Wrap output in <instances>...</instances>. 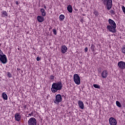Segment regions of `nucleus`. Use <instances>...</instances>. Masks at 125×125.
<instances>
[{
  "label": "nucleus",
  "instance_id": "nucleus-9",
  "mask_svg": "<svg viewBox=\"0 0 125 125\" xmlns=\"http://www.w3.org/2000/svg\"><path fill=\"white\" fill-rule=\"evenodd\" d=\"M109 123L110 125H117V120L114 117H110L109 119Z\"/></svg>",
  "mask_w": 125,
  "mask_h": 125
},
{
  "label": "nucleus",
  "instance_id": "nucleus-27",
  "mask_svg": "<svg viewBox=\"0 0 125 125\" xmlns=\"http://www.w3.org/2000/svg\"><path fill=\"white\" fill-rule=\"evenodd\" d=\"M50 80H54V76L53 75H51L50 76Z\"/></svg>",
  "mask_w": 125,
  "mask_h": 125
},
{
  "label": "nucleus",
  "instance_id": "nucleus-17",
  "mask_svg": "<svg viewBox=\"0 0 125 125\" xmlns=\"http://www.w3.org/2000/svg\"><path fill=\"white\" fill-rule=\"evenodd\" d=\"M67 9L69 13H72V12H73V7L70 4L67 6Z\"/></svg>",
  "mask_w": 125,
  "mask_h": 125
},
{
  "label": "nucleus",
  "instance_id": "nucleus-8",
  "mask_svg": "<svg viewBox=\"0 0 125 125\" xmlns=\"http://www.w3.org/2000/svg\"><path fill=\"white\" fill-rule=\"evenodd\" d=\"M118 66L121 70L125 69V62L124 61H120L118 63Z\"/></svg>",
  "mask_w": 125,
  "mask_h": 125
},
{
  "label": "nucleus",
  "instance_id": "nucleus-34",
  "mask_svg": "<svg viewBox=\"0 0 125 125\" xmlns=\"http://www.w3.org/2000/svg\"><path fill=\"white\" fill-rule=\"evenodd\" d=\"M44 8L46 10V6L45 5H44Z\"/></svg>",
  "mask_w": 125,
  "mask_h": 125
},
{
  "label": "nucleus",
  "instance_id": "nucleus-13",
  "mask_svg": "<svg viewBox=\"0 0 125 125\" xmlns=\"http://www.w3.org/2000/svg\"><path fill=\"white\" fill-rule=\"evenodd\" d=\"M37 20L40 23H42L44 21V18L42 16H37Z\"/></svg>",
  "mask_w": 125,
  "mask_h": 125
},
{
  "label": "nucleus",
  "instance_id": "nucleus-3",
  "mask_svg": "<svg viewBox=\"0 0 125 125\" xmlns=\"http://www.w3.org/2000/svg\"><path fill=\"white\" fill-rule=\"evenodd\" d=\"M62 87L63 85H62V82L59 81L57 83H53L51 90L52 92L55 93V92H57L58 90H61Z\"/></svg>",
  "mask_w": 125,
  "mask_h": 125
},
{
  "label": "nucleus",
  "instance_id": "nucleus-19",
  "mask_svg": "<svg viewBox=\"0 0 125 125\" xmlns=\"http://www.w3.org/2000/svg\"><path fill=\"white\" fill-rule=\"evenodd\" d=\"M65 19V16L64 15H61L59 17L60 21H63Z\"/></svg>",
  "mask_w": 125,
  "mask_h": 125
},
{
  "label": "nucleus",
  "instance_id": "nucleus-21",
  "mask_svg": "<svg viewBox=\"0 0 125 125\" xmlns=\"http://www.w3.org/2000/svg\"><path fill=\"white\" fill-rule=\"evenodd\" d=\"M121 52L125 54V44L123 45L121 47Z\"/></svg>",
  "mask_w": 125,
  "mask_h": 125
},
{
  "label": "nucleus",
  "instance_id": "nucleus-15",
  "mask_svg": "<svg viewBox=\"0 0 125 125\" xmlns=\"http://www.w3.org/2000/svg\"><path fill=\"white\" fill-rule=\"evenodd\" d=\"M1 13L2 17H5V18H6V17L8 16V14L7 13V12H6V11L3 10L1 12Z\"/></svg>",
  "mask_w": 125,
  "mask_h": 125
},
{
  "label": "nucleus",
  "instance_id": "nucleus-30",
  "mask_svg": "<svg viewBox=\"0 0 125 125\" xmlns=\"http://www.w3.org/2000/svg\"><path fill=\"white\" fill-rule=\"evenodd\" d=\"M33 112H31V113L28 114V116L27 117H32L33 116Z\"/></svg>",
  "mask_w": 125,
  "mask_h": 125
},
{
  "label": "nucleus",
  "instance_id": "nucleus-35",
  "mask_svg": "<svg viewBox=\"0 0 125 125\" xmlns=\"http://www.w3.org/2000/svg\"><path fill=\"white\" fill-rule=\"evenodd\" d=\"M83 20H82H82H81V21H81V22H82V23H83Z\"/></svg>",
  "mask_w": 125,
  "mask_h": 125
},
{
  "label": "nucleus",
  "instance_id": "nucleus-29",
  "mask_svg": "<svg viewBox=\"0 0 125 125\" xmlns=\"http://www.w3.org/2000/svg\"><path fill=\"white\" fill-rule=\"evenodd\" d=\"M41 58H40V57H37V58H36V60H37V61H40V60H41Z\"/></svg>",
  "mask_w": 125,
  "mask_h": 125
},
{
  "label": "nucleus",
  "instance_id": "nucleus-26",
  "mask_svg": "<svg viewBox=\"0 0 125 125\" xmlns=\"http://www.w3.org/2000/svg\"><path fill=\"white\" fill-rule=\"evenodd\" d=\"M53 34L56 36L57 35V31H56V29H53Z\"/></svg>",
  "mask_w": 125,
  "mask_h": 125
},
{
  "label": "nucleus",
  "instance_id": "nucleus-1",
  "mask_svg": "<svg viewBox=\"0 0 125 125\" xmlns=\"http://www.w3.org/2000/svg\"><path fill=\"white\" fill-rule=\"evenodd\" d=\"M102 3L106 7L107 10H109V12L111 15H115L116 14V12L112 8L113 5V0H102Z\"/></svg>",
  "mask_w": 125,
  "mask_h": 125
},
{
  "label": "nucleus",
  "instance_id": "nucleus-32",
  "mask_svg": "<svg viewBox=\"0 0 125 125\" xmlns=\"http://www.w3.org/2000/svg\"><path fill=\"white\" fill-rule=\"evenodd\" d=\"M16 4H17V5H18L19 4V2H18V1H16Z\"/></svg>",
  "mask_w": 125,
  "mask_h": 125
},
{
  "label": "nucleus",
  "instance_id": "nucleus-25",
  "mask_svg": "<svg viewBox=\"0 0 125 125\" xmlns=\"http://www.w3.org/2000/svg\"><path fill=\"white\" fill-rule=\"evenodd\" d=\"M7 76L8 77V78H12V74H11V73H10V72H7Z\"/></svg>",
  "mask_w": 125,
  "mask_h": 125
},
{
  "label": "nucleus",
  "instance_id": "nucleus-28",
  "mask_svg": "<svg viewBox=\"0 0 125 125\" xmlns=\"http://www.w3.org/2000/svg\"><path fill=\"white\" fill-rule=\"evenodd\" d=\"M122 10L123 11V12L125 13V7H124V6H122Z\"/></svg>",
  "mask_w": 125,
  "mask_h": 125
},
{
  "label": "nucleus",
  "instance_id": "nucleus-11",
  "mask_svg": "<svg viewBox=\"0 0 125 125\" xmlns=\"http://www.w3.org/2000/svg\"><path fill=\"white\" fill-rule=\"evenodd\" d=\"M15 120L17 121V122H20L21 120V115L19 113H16L15 114Z\"/></svg>",
  "mask_w": 125,
  "mask_h": 125
},
{
  "label": "nucleus",
  "instance_id": "nucleus-18",
  "mask_svg": "<svg viewBox=\"0 0 125 125\" xmlns=\"http://www.w3.org/2000/svg\"><path fill=\"white\" fill-rule=\"evenodd\" d=\"M2 97L4 100H7L8 98V97H7V95L6 94V93H5V92L2 93Z\"/></svg>",
  "mask_w": 125,
  "mask_h": 125
},
{
  "label": "nucleus",
  "instance_id": "nucleus-14",
  "mask_svg": "<svg viewBox=\"0 0 125 125\" xmlns=\"http://www.w3.org/2000/svg\"><path fill=\"white\" fill-rule=\"evenodd\" d=\"M78 105L79 107L81 108L82 110L84 109V104H83V102L82 101H78Z\"/></svg>",
  "mask_w": 125,
  "mask_h": 125
},
{
  "label": "nucleus",
  "instance_id": "nucleus-20",
  "mask_svg": "<svg viewBox=\"0 0 125 125\" xmlns=\"http://www.w3.org/2000/svg\"><path fill=\"white\" fill-rule=\"evenodd\" d=\"M93 14H94V15L97 17H98V16L99 15V12H98V11L96 10H94V12H93Z\"/></svg>",
  "mask_w": 125,
  "mask_h": 125
},
{
  "label": "nucleus",
  "instance_id": "nucleus-16",
  "mask_svg": "<svg viewBox=\"0 0 125 125\" xmlns=\"http://www.w3.org/2000/svg\"><path fill=\"white\" fill-rule=\"evenodd\" d=\"M40 11H41V14H42V16H43V17L46 16V12L45 11V10H44V9L41 8L40 10Z\"/></svg>",
  "mask_w": 125,
  "mask_h": 125
},
{
  "label": "nucleus",
  "instance_id": "nucleus-24",
  "mask_svg": "<svg viewBox=\"0 0 125 125\" xmlns=\"http://www.w3.org/2000/svg\"><path fill=\"white\" fill-rule=\"evenodd\" d=\"M93 86L94 87H95V88H99V89H100V85L97 84H94Z\"/></svg>",
  "mask_w": 125,
  "mask_h": 125
},
{
  "label": "nucleus",
  "instance_id": "nucleus-4",
  "mask_svg": "<svg viewBox=\"0 0 125 125\" xmlns=\"http://www.w3.org/2000/svg\"><path fill=\"white\" fill-rule=\"evenodd\" d=\"M0 61L3 64H5L7 62V58H6V55H3L2 51L0 49Z\"/></svg>",
  "mask_w": 125,
  "mask_h": 125
},
{
  "label": "nucleus",
  "instance_id": "nucleus-7",
  "mask_svg": "<svg viewBox=\"0 0 125 125\" xmlns=\"http://www.w3.org/2000/svg\"><path fill=\"white\" fill-rule=\"evenodd\" d=\"M28 125H37V119L34 117H31L28 121Z\"/></svg>",
  "mask_w": 125,
  "mask_h": 125
},
{
  "label": "nucleus",
  "instance_id": "nucleus-31",
  "mask_svg": "<svg viewBox=\"0 0 125 125\" xmlns=\"http://www.w3.org/2000/svg\"><path fill=\"white\" fill-rule=\"evenodd\" d=\"M84 50L85 52H87V50H88V49L87 48V47H85L84 48Z\"/></svg>",
  "mask_w": 125,
  "mask_h": 125
},
{
  "label": "nucleus",
  "instance_id": "nucleus-23",
  "mask_svg": "<svg viewBox=\"0 0 125 125\" xmlns=\"http://www.w3.org/2000/svg\"><path fill=\"white\" fill-rule=\"evenodd\" d=\"M95 48V45L93 44H92L91 46V49L92 51H93V52L94 51Z\"/></svg>",
  "mask_w": 125,
  "mask_h": 125
},
{
  "label": "nucleus",
  "instance_id": "nucleus-22",
  "mask_svg": "<svg viewBox=\"0 0 125 125\" xmlns=\"http://www.w3.org/2000/svg\"><path fill=\"white\" fill-rule=\"evenodd\" d=\"M116 104L117 107H119V108H121V107H122V104H121V103H120V102L117 101L116 102Z\"/></svg>",
  "mask_w": 125,
  "mask_h": 125
},
{
  "label": "nucleus",
  "instance_id": "nucleus-10",
  "mask_svg": "<svg viewBox=\"0 0 125 125\" xmlns=\"http://www.w3.org/2000/svg\"><path fill=\"white\" fill-rule=\"evenodd\" d=\"M101 76L103 79H106V77H108V71H107L106 70H103L101 74Z\"/></svg>",
  "mask_w": 125,
  "mask_h": 125
},
{
  "label": "nucleus",
  "instance_id": "nucleus-5",
  "mask_svg": "<svg viewBox=\"0 0 125 125\" xmlns=\"http://www.w3.org/2000/svg\"><path fill=\"white\" fill-rule=\"evenodd\" d=\"M73 81L76 84L79 85L81 84V78L79 74H75L73 76Z\"/></svg>",
  "mask_w": 125,
  "mask_h": 125
},
{
  "label": "nucleus",
  "instance_id": "nucleus-6",
  "mask_svg": "<svg viewBox=\"0 0 125 125\" xmlns=\"http://www.w3.org/2000/svg\"><path fill=\"white\" fill-rule=\"evenodd\" d=\"M60 102H62V96L61 94H59L56 96V99L54 101V103L58 105Z\"/></svg>",
  "mask_w": 125,
  "mask_h": 125
},
{
  "label": "nucleus",
  "instance_id": "nucleus-33",
  "mask_svg": "<svg viewBox=\"0 0 125 125\" xmlns=\"http://www.w3.org/2000/svg\"><path fill=\"white\" fill-rule=\"evenodd\" d=\"M23 108H24V109H26V108H27V105H24L23 106Z\"/></svg>",
  "mask_w": 125,
  "mask_h": 125
},
{
  "label": "nucleus",
  "instance_id": "nucleus-2",
  "mask_svg": "<svg viewBox=\"0 0 125 125\" xmlns=\"http://www.w3.org/2000/svg\"><path fill=\"white\" fill-rule=\"evenodd\" d=\"M108 23L109 25H107L106 27L107 30H108V31L111 33H113V34L116 33L117 30H116V28H117V24H116L115 21L111 19H109L108 20Z\"/></svg>",
  "mask_w": 125,
  "mask_h": 125
},
{
  "label": "nucleus",
  "instance_id": "nucleus-12",
  "mask_svg": "<svg viewBox=\"0 0 125 125\" xmlns=\"http://www.w3.org/2000/svg\"><path fill=\"white\" fill-rule=\"evenodd\" d=\"M67 50H68V48H67V46H66V45H63L62 46L61 52L62 53V54H64V53H66V52H67Z\"/></svg>",
  "mask_w": 125,
  "mask_h": 125
}]
</instances>
